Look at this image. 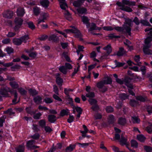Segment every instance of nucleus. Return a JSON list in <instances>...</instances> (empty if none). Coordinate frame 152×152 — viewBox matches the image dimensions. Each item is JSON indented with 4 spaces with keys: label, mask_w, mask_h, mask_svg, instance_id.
Returning <instances> with one entry per match:
<instances>
[{
    "label": "nucleus",
    "mask_w": 152,
    "mask_h": 152,
    "mask_svg": "<svg viewBox=\"0 0 152 152\" xmlns=\"http://www.w3.org/2000/svg\"><path fill=\"white\" fill-rule=\"evenodd\" d=\"M85 0H77L74 1L73 3V5L75 7H79L82 3H84Z\"/></svg>",
    "instance_id": "obj_14"
},
{
    "label": "nucleus",
    "mask_w": 152,
    "mask_h": 152,
    "mask_svg": "<svg viewBox=\"0 0 152 152\" xmlns=\"http://www.w3.org/2000/svg\"><path fill=\"white\" fill-rule=\"evenodd\" d=\"M59 70L64 75L66 74L67 73V70L64 66H62L60 67Z\"/></svg>",
    "instance_id": "obj_31"
},
{
    "label": "nucleus",
    "mask_w": 152,
    "mask_h": 152,
    "mask_svg": "<svg viewBox=\"0 0 152 152\" xmlns=\"http://www.w3.org/2000/svg\"><path fill=\"white\" fill-rule=\"evenodd\" d=\"M132 79L129 77H125L124 80V83L128 88L130 89H133V86L131 83Z\"/></svg>",
    "instance_id": "obj_6"
},
{
    "label": "nucleus",
    "mask_w": 152,
    "mask_h": 152,
    "mask_svg": "<svg viewBox=\"0 0 152 152\" xmlns=\"http://www.w3.org/2000/svg\"><path fill=\"white\" fill-rule=\"evenodd\" d=\"M104 84H110L112 83V80L110 77H107L106 79L102 80Z\"/></svg>",
    "instance_id": "obj_36"
},
{
    "label": "nucleus",
    "mask_w": 152,
    "mask_h": 152,
    "mask_svg": "<svg viewBox=\"0 0 152 152\" xmlns=\"http://www.w3.org/2000/svg\"><path fill=\"white\" fill-rule=\"evenodd\" d=\"M67 33H72L75 34V37L79 38L80 40H83L82 35L80 31L75 27H73L72 28L66 29L64 30Z\"/></svg>",
    "instance_id": "obj_3"
},
{
    "label": "nucleus",
    "mask_w": 152,
    "mask_h": 152,
    "mask_svg": "<svg viewBox=\"0 0 152 152\" xmlns=\"http://www.w3.org/2000/svg\"><path fill=\"white\" fill-rule=\"evenodd\" d=\"M115 121V119L113 115H110L108 116V121L109 124H113L114 123Z\"/></svg>",
    "instance_id": "obj_20"
},
{
    "label": "nucleus",
    "mask_w": 152,
    "mask_h": 152,
    "mask_svg": "<svg viewBox=\"0 0 152 152\" xmlns=\"http://www.w3.org/2000/svg\"><path fill=\"white\" fill-rule=\"evenodd\" d=\"M106 110L108 113H111L114 111L113 108L111 106L107 107L106 108Z\"/></svg>",
    "instance_id": "obj_54"
},
{
    "label": "nucleus",
    "mask_w": 152,
    "mask_h": 152,
    "mask_svg": "<svg viewBox=\"0 0 152 152\" xmlns=\"http://www.w3.org/2000/svg\"><path fill=\"white\" fill-rule=\"evenodd\" d=\"M75 118L73 115H70L69 118L67 120V121L69 123H71L74 120Z\"/></svg>",
    "instance_id": "obj_63"
},
{
    "label": "nucleus",
    "mask_w": 152,
    "mask_h": 152,
    "mask_svg": "<svg viewBox=\"0 0 152 152\" xmlns=\"http://www.w3.org/2000/svg\"><path fill=\"white\" fill-rule=\"evenodd\" d=\"M34 142L35 141L34 140H29L26 143V146L30 148H33V144Z\"/></svg>",
    "instance_id": "obj_29"
},
{
    "label": "nucleus",
    "mask_w": 152,
    "mask_h": 152,
    "mask_svg": "<svg viewBox=\"0 0 152 152\" xmlns=\"http://www.w3.org/2000/svg\"><path fill=\"white\" fill-rule=\"evenodd\" d=\"M25 110L29 114L31 115H34L35 113V112L32 110L31 107H26Z\"/></svg>",
    "instance_id": "obj_33"
},
{
    "label": "nucleus",
    "mask_w": 152,
    "mask_h": 152,
    "mask_svg": "<svg viewBox=\"0 0 152 152\" xmlns=\"http://www.w3.org/2000/svg\"><path fill=\"white\" fill-rule=\"evenodd\" d=\"M33 13L36 16H38L40 12V9L37 7H34L33 9Z\"/></svg>",
    "instance_id": "obj_23"
},
{
    "label": "nucleus",
    "mask_w": 152,
    "mask_h": 152,
    "mask_svg": "<svg viewBox=\"0 0 152 152\" xmlns=\"http://www.w3.org/2000/svg\"><path fill=\"white\" fill-rule=\"evenodd\" d=\"M131 28L129 26L126 24H124L123 25V34H128L129 35L131 36Z\"/></svg>",
    "instance_id": "obj_7"
},
{
    "label": "nucleus",
    "mask_w": 152,
    "mask_h": 152,
    "mask_svg": "<svg viewBox=\"0 0 152 152\" xmlns=\"http://www.w3.org/2000/svg\"><path fill=\"white\" fill-rule=\"evenodd\" d=\"M137 139L141 142H144L145 140V137L142 135L140 134L137 136Z\"/></svg>",
    "instance_id": "obj_37"
},
{
    "label": "nucleus",
    "mask_w": 152,
    "mask_h": 152,
    "mask_svg": "<svg viewBox=\"0 0 152 152\" xmlns=\"http://www.w3.org/2000/svg\"><path fill=\"white\" fill-rule=\"evenodd\" d=\"M13 42L15 45H20L22 42L21 39V37L20 38H15L14 39Z\"/></svg>",
    "instance_id": "obj_28"
},
{
    "label": "nucleus",
    "mask_w": 152,
    "mask_h": 152,
    "mask_svg": "<svg viewBox=\"0 0 152 152\" xmlns=\"http://www.w3.org/2000/svg\"><path fill=\"white\" fill-rule=\"evenodd\" d=\"M56 82L57 84L59 86H61L63 82V79L59 77H56Z\"/></svg>",
    "instance_id": "obj_40"
},
{
    "label": "nucleus",
    "mask_w": 152,
    "mask_h": 152,
    "mask_svg": "<svg viewBox=\"0 0 152 152\" xmlns=\"http://www.w3.org/2000/svg\"><path fill=\"white\" fill-rule=\"evenodd\" d=\"M19 92L21 95H24L26 94L27 91H26L22 88H18Z\"/></svg>",
    "instance_id": "obj_42"
},
{
    "label": "nucleus",
    "mask_w": 152,
    "mask_h": 152,
    "mask_svg": "<svg viewBox=\"0 0 152 152\" xmlns=\"http://www.w3.org/2000/svg\"><path fill=\"white\" fill-rule=\"evenodd\" d=\"M25 146L24 145H20L16 148V152H24Z\"/></svg>",
    "instance_id": "obj_26"
},
{
    "label": "nucleus",
    "mask_w": 152,
    "mask_h": 152,
    "mask_svg": "<svg viewBox=\"0 0 152 152\" xmlns=\"http://www.w3.org/2000/svg\"><path fill=\"white\" fill-rule=\"evenodd\" d=\"M86 96L88 98H93L95 96V94L94 92H88L86 94Z\"/></svg>",
    "instance_id": "obj_49"
},
{
    "label": "nucleus",
    "mask_w": 152,
    "mask_h": 152,
    "mask_svg": "<svg viewBox=\"0 0 152 152\" xmlns=\"http://www.w3.org/2000/svg\"><path fill=\"white\" fill-rule=\"evenodd\" d=\"M116 4L120 7V9L121 10L128 12H132V9L130 7L126 6L125 5L129 6H134L135 5V1L129 0H122V2H117Z\"/></svg>",
    "instance_id": "obj_1"
},
{
    "label": "nucleus",
    "mask_w": 152,
    "mask_h": 152,
    "mask_svg": "<svg viewBox=\"0 0 152 152\" xmlns=\"http://www.w3.org/2000/svg\"><path fill=\"white\" fill-rule=\"evenodd\" d=\"M131 146L135 148H137L138 147V143L135 140H132L131 142Z\"/></svg>",
    "instance_id": "obj_43"
},
{
    "label": "nucleus",
    "mask_w": 152,
    "mask_h": 152,
    "mask_svg": "<svg viewBox=\"0 0 152 152\" xmlns=\"http://www.w3.org/2000/svg\"><path fill=\"white\" fill-rule=\"evenodd\" d=\"M118 122L119 124L124 125L126 123V120L125 118L121 117L119 118Z\"/></svg>",
    "instance_id": "obj_30"
},
{
    "label": "nucleus",
    "mask_w": 152,
    "mask_h": 152,
    "mask_svg": "<svg viewBox=\"0 0 152 152\" xmlns=\"http://www.w3.org/2000/svg\"><path fill=\"white\" fill-rule=\"evenodd\" d=\"M101 29V28L100 27H97L96 25L94 23H92L91 24V27L89 29V31H92L93 30H98L99 31Z\"/></svg>",
    "instance_id": "obj_13"
},
{
    "label": "nucleus",
    "mask_w": 152,
    "mask_h": 152,
    "mask_svg": "<svg viewBox=\"0 0 152 152\" xmlns=\"http://www.w3.org/2000/svg\"><path fill=\"white\" fill-rule=\"evenodd\" d=\"M20 67V65L17 64L11 66V69L12 71H15L16 69H19Z\"/></svg>",
    "instance_id": "obj_48"
},
{
    "label": "nucleus",
    "mask_w": 152,
    "mask_h": 152,
    "mask_svg": "<svg viewBox=\"0 0 152 152\" xmlns=\"http://www.w3.org/2000/svg\"><path fill=\"white\" fill-rule=\"evenodd\" d=\"M14 22L15 24L14 29L15 31H17L20 28L22 25L23 20L21 18L16 17L14 20Z\"/></svg>",
    "instance_id": "obj_4"
},
{
    "label": "nucleus",
    "mask_w": 152,
    "mask_h": 152,
    "mask_svg": "<svg viewBox=\"0 0 152 152\" xmlns=\"http://www.w3.org/2000/svg\"><path fill=\"white\" fill-rule=\"evenodd\" d=\"M140 23L144 26H151V25L146 20H140Z\"/></svg>",
    "instance_id": "obj_58"
},
{
    "label": "nucleus",
    "mask_w": 152,
    "mask_h": 152,
    "mask_svg": "<svg viewBox=\"0 0 152 152\" xmlns=\"http://www.w3.org/2000/svg\"><path fill=\"white\" fill-rule=\"evenodd\" d=\"M34 118L35 119H39L42 114L40 113H38L36 114H34Z\"/></svg>",
    "instance_id": "obj_61"
},
{
    "label": "nucleus",
    "mask_w": 152,
    "mask_h": 152,
    "mask_svg": "<svg viewBox=\"0 0 152 152\" xmlns=\"http://www.w3.org/2000/svg\"><path fill=\"white\" fill-rule=\"evenodd\" d=\"M120 142L122 145H126V147L128 148V145H129V143L127 142V139L123 136V134L121 136Z\"/></svg>",
    "instance_id": "obj_11"
},
{
    "label": "nucleus",
    "mask_w": 152,
    "mask_h": 152,
    "mask_svg": "<svg viewBox=\"0 0 152 152\" xmlns=\"http://www.w3.org/2000/svg\"><path fill=\"white\" fill-rule=\"evenodd\" d=\"M131 120L134 124H139L140 121V120L138 117L135 116L132 117Z\"/></svg>",
    "instance_id": "obj_21"
},
{
    "label": "nucleus",
    "mask_w": 152,
    "mask_h": 152,
    "mask_svg": "<svg viewBox=\"0 0 152 152\" xmlns=\"http://www.w3.org/2000/svg\"><path fill=\"white\" fill-rule=\"evenodd\" d=\"M44 101L45 103L48 104L50 103L53 102V100L52 99L48 97L44 99Z\"/></svg>",
    "instance_id": "obj_59"
},
{
    "label": "nucleus",
    "mask_w": 152,
    "mask_h": 152,
    "mask_svg": "<svg viewBox=\"0 0 152 152\" xmlns=\"http://www.w3.org/2000/svg\"><path fill=\"white\" fill-rule=\"evenodd\" d=\"M58 39V37L55 34H52L49 36L48 38V40L50 41L55 42Z\"/></svg>",
    "instance_id": "obj_32"
},
{
    "label": "nucleus",
    "mask_w": 152,
    "mask_h": 152,
    "mask_svg": "<svg viewBox=\"0 0 152 152\" xmlns=\"http://www.w3.org/2000/svg\"><path fill=\"white\" fill-rule=\"evenodd\" d=\"M41 16H42V19H39L38 20V23L37 25V26L40 24L41 22H45V20H46L47 18L48 17V15L47 13H43L41 15Z\"/></svg>",
    "instance_id": "obj_9"
},
{
    "label": "nucleus",
    "mask_w": 152,
    "mask_h": 152,
    "mask_svg": "<svg viewBox=\"0 0 152 152\" xmlns=\"http://www.w3.org/2000/svg\"><path fill=\"white\" fill-rule=\"evenodd\" d=\"M136 98L137 100L142 102L147 100V98L146 97H143L141 96H136Z\"/></svg>",
    "instance_id": "obj_25"
},
{
    "label": "nucleus",
    "mask_w": 152,
    "mask_h": 152,
    "mask_svg": "<svg viewBox=\"0 0 152 152\" xmlns=\"http://www.w3.org/2000/svg\"><path fill=\"white\" fill-rule=\"evenodd\" d=\"M65 17L66 18L69 20L70 21L72 20L71 15L68 11H66L64 13Z\"/></svg>",
    "instance_id": "obj_38"
},
{
    "label": "nucleus",
    "mask_w": 152,
    "mask_h": 152,
    "mask_svg": "<svg viewBox=\"0 0 152 152\" xmlns=\"http://www.w3.org/2000/svg\"><path fill=\"white\" fill-rule=\"evenodd\" d=\"M81 19L83 23L86 24L87 28H89V19L86 16H83L81 17Z\"/></svg>",
    "instance_id": "obj_18"
},
{
    "label": "nucleus",
    "mask_w": 152,
    "mask_h": 152,
    "mask_svg": "<svg viewBox=\"0 0 152 152\" xmlns=\"http://www.w3.org/2000/svg\"><path fill=\"white\" fill-rule=\"evenodd\" d=\"M48 121L51 123H54L56 120V117L53 115H50L48 116Z\"/></svg>",
    "instance_id": "obj_15"
},
{
    "label": "nucleus",
    "mask_w": 152,
    "mask_h": 152,
    "mask_svg": "<svg viewBox=\"0 0 152 152\" xmlns=\"http://www.w3.org/2000/svg\"><path fill=\"white\" fill-rule=\"evenodd\" d=\"M5 49L7 53L9 54L12 53L14 51L13 49L11 47H7Z\"/></svg>",
    "instance_id": "obj_46"
},
{
    "label": "nucleus",
    "mask_w": 152,
    "mask_h": 152,
    "mask_svg": "<svg viewBox=\"0 0 152 152\" xmlns=\"http://www.w3.org/2000/svg\"><path fill=\"white\" fill-rule=\"evenodd\" d=\"M144 149L146 152H151L152 151V148L148 146H144Z\"/></svg>",
    "instance_id": "obj_62"
},
{
    "label": "nucleus",
    "mask_w": 152,
    "mask_h": 152,
    "mask_svg": "<svg viewBox=\"0 0 152 152\" xmlns=\"http://www.w3.org/2000/svg\"><path fill=\"white\" fill-rule=\"evenodd\" d=\"M140 57L139 56L137 55L135 56L134 57V60L137 63L136 65L139 66H140L141 64V63L140 62Z\"/></svg>",
    "instance_id": "obj_44"
},
{
    "label": "nucleus",
    "mask_w": 152,
    "mask_h": 152,
    "mask_svg": "<svg viewBox=\"0 0 152 152\" xmlns=\"http://www.w3.org/2000/svg\"><path fill=\"white\" fill-rule=\"evenodd\" d=\"M13 15V12L10 10H7L4 11L3 13L4 17L9 19H10L12 17Z\"/></svg>",
    "instance_id": "obj_8"
},
{
    "label": "nucleus",
    "mask_w": 152,
    "mask_h": 152,
    "mask_svg": "<svg viewBox=\"0 0 152 152\" xmlns=\"http://www.w3.org/2000/svg\"><path fill=\"white\" fill-rule=\"evenodd\" d=\"M104 85L103 82L102 80L97 83V87L98 88L101 89L103 88Z\"/></svg>",
    "instance_id": "obj_52"
},
{
    "label": "nucleus",
    "mask_w": 152,
    "mask_h": 152,
    "mask_svg": "<svg viewBox=\"0 0 152 152\" xmlns=\"http://www.w3.org/2000/svg\"><path fill=\"white\" fill-rule=\"evenodd\" d=\"M69 113V110L67 109L62 110L60 113V115L61 116L67 115Z\"/></svg>",
    "instance_id": "obj_22"
},
{
    "label": "nucleus",
    "mask_w": 152,
    "mask_h": 152,
    "mask_svg": "<svg viewBox=\"0 0 152 152\" xmlns=\"http://www.w3.org/2000/svg\"><path fill=\"white\" fill-rule=\"evenodd\" d=\"M40 4L43 7L47 8L49 6L50 2L48 0H42L40 1Z\"/></svg>",
    "instance_id": "obj_12"
},
{
    "label": "nucleus",
    "mask_w": 152,
    "mask_h": 152,
    "mask_svg": "<svg viewBox=\"0 0 152 152\" xmlns=\"http://www.w3.org/2000/svg\"><path fill=\"white\" fill-rule=\"evenodd\" d=\"M74 148V147L73 146L70 145L69 146L66 148V151L67 152L72 151L73 150Z\"/></svg>",
    "instance_id": "obj_60"
},
{
    "label": "nucleus",
    "mask_w": 152,
    "mask_h": 152,
    "mask_svg": "<svg viewBox=\"0 0 152 152\" xmlns=\"http://www.w3.org/2000/svg\"><path fill=\"white\" fill-rule=\"evenodd\" d=\"M149 36L145 40V45H144L143 51L144 53L146 55H152V50L149 49L151 46L150 43L152 41V31H150L148 34Z\"/></svg>",
    "instance_id": "obj_2"
},
{
    "label": "nucleus",
    "mask_w": 152,
    "mask_h": 152,
    "mask_svg": "<svg viewBox=\"0 0 152 152\" xmlns=\"http://www.w3.org/2000/svg\"><path fill=\"white\" fill-rule=\"evenodd\" d=\"M25 13L24 10L23 8L19 7L17 9V14L18 16L22 17L23 16Z\"/></svg>",
    "instance_id": "obj_10"
},
{
    "label": "nucleus",
    "mask_w": 152,
    "mask_h": 152,
    "mask_svg": "<svg viewBox=\"0 0 152 152\" xmlns=\"http://www.w3.org/2000/svg\"><path fill=\"white\" fill-rule=\"evenodd\" d=\"M4 113L5 114H8L10 115L14 114V113L12 111V110L11 108L9 109L7 111H4Z\"/></svg>",
    "instance_id": "obj_56"
},
{
    "label": "nucleus",
    "mask_w": 152,
    "mask_h": 152,
    "mask_svg": "<svg viewBox=\"0 0 152 152\" xmlns=\"http://www.w3.org/2000/svg\"><path fill=\"white\" fill-rule=\"evenodd\" d=\"M29 38L28 35H25L21 37V39L22 40V42H23L26 43Z\"/></svg>",
    "instance_id": "obj_45"
},
{
    "label": "nucleus",
    "mask_w": 152,
    "mask_h": 152,
    "mask_svg": "<svg viewBox=\"0 0 152 152\" xmlns=\"http://www.w3.org/2000/svg\"><path fill=\"white\" fill-rule=\"evenodd\" d=\"M30 94L33 96L36 95L38 94V92L35 89H30L29 90Z\"/></svg>",
    "instance_id": "obj_41"
},
{
    "label": "nucleus",
    "mask_w": 152,
    "mask_h": 152,
    "mask_svg": "<svg viewBox=\"0 0 152 152\" xmlns=\"http://www.w3.org/2000/svg\"><path fill=\"white\" fill-rule=\"evenodd\" d=\"M103 49L106 51L108 55L110 54L112 51L111 47L110 44L104 47L103 48Z\"/></svg>",
    "instance_id": "obj_17"
},
{
    "label": "nucleus",
    "mask_w": 152,
    "mask_h": 152,
    "mask_svg": "<svg viewBox=\"0 0 152 152\" xmlns=\"http://www.w3.org/2000/svg\"><path fill=\"white\" fill-rule=\"evenodd\" d=\"M78 13L80 14H85L86 13L87 9L84 7H81L77 9Z\"/></svg>",
    "instance_id": "obj_27"
},
{
    "label": "nucleus",
    "mask_w": 152,
    "mask_h": 152,
    "mask_svg": "<svg viewBox=\"0 0 152 152\" xmlns=\"http://www.w3.org/2000/svg\"><path fill=\"white\" fill-rule=\"evenodd\" d=\"M129 104L132 106L133 107H136L138 105V102L134 99H131Z\"/></svg>",
    "instance_id": "obj_35"
},
{
    "label": "nucleus",
    "mask_w": 152,
    "mask_h": 152,
    "mask_svg": "<svg viewBox=\"0 0 152 152\" xmlns=\"http://www.w3.org/2000/svg\"><path fill=\"white\" fill-rule=\"evenodd\" d=\"M126 52L122 47L120 48L118 52L116 55L118 56H122L126 54Z\"/></svg>",
    "instance_id": "obj_16"
},
{
    "label": "nucleus",
    "mask_w": 152,
    "mask_h": 152,
    "mask_svg": "<svg viewBox=\"0 0 152 152\" xmlns=\"http://www.w3.org/2000/svg\"><path fill=\"white\" fill-rule=\"evenodd\" d=\"M14 98L12 100V102L13 104H16L18 102L20 101V100L19 99L17 102H16L17 99L18 98V94L16 91H14Z\"/></svg>",
    "instance_id": "obj_39"
},
{
    "label": "nucleus",
    "mask_w": 152,
    "mask_h": 152,
    "mask_svg": "<svg viewBox=\"0 0 152 152\" xmlns=\"http://www.w3.org/2000/svg\"><path fill=\"white\" fill-rule=\"evenodd\" d=\"M114 62L116 65L115 67L122 66H124L125 64L124 63L118 62L116 60H115Z\"/></svg>",
    "instance_id": "obj_53"
},
{
    "label": "nucleus",
    "mask_w": 152,
    "mask_h": 152,
    "mask_svg": "<svg viewBox=\"0 0 152 152\" xmlns=\"http://www.w3.org/2000/svg\"><path fill=\"white\" fill-rule=\"evenodd\" d=\"M39 125L42 128L44 127L45 126L46 122L45 120L42 119L40 120L39 122Z\"/></svg>",
    "instance_id": "obj_50"
},
{
    "label": "nucleus",
    "mask_w": 152,
    "mask_h": 152,
    "mask_svg": "<svg viewBox=\"0 0 152 152\" xmlns=\"http://www.w3.org/2000/svg\"><path fill=\"white\" fill-rule=\"evenodd\" d=\"M114 29L117 31L121 32L123 33V27L116 26L114 27Z\"/></svg>",
    "instance_id": "obj_64"
},
{
    "label": "nucleus",
    "mask_w": 152,
    "mask_h": 152,
    "mask_svg": "<svg viewBox=\"0 0 152 152\" xmlns=\"http://www.w3.org/2000/svg\"><path fill=\"white\" fill-rule=\"evenodd\" d=\"M88 101L89 103L92 106L96 104L97 103L96 100L94 99H89Z\"/></svg>",
    "instance_id": "obj_47"
},
{
    "label": "nucleus",
    "mask_w": 152,
    "mask_h": 152,
    "mask_svg": "<svg viewBox=\"0 0 152 152\" xmlns=\"http://www.w3.org/2000/svg\"><path fill=\"white\" fill-rule=\"evenodd\" d=\"M12 92V91L10 88L7 86L0 89V94L4 96H8V92Z\"/></svg>",
    "instance_id": "obj_5"
},
{
    "label": "nucleus",
    "mask_w": 152,
    "mask_h": 152,
    "mask_svg": "<svg viewBox=\"0 0 152 152\" xmlns=\"http://www.w3.org/2000/svg\"><path fill=\"white\" fill-rule=\"evenodd\" d=\"M129 95L125 93L121 94L119 95V98L122 100H124L128 98Z\"/></svg>",
    "instance_id": "obj_34"
},
{
    "label": "nucleus",
    "mask_w": 152,
    "mask_h": 152,
    "mask_svg": "<svg viewBox=\"0 0 152 152\" xmlns=\"http://www.w3.org/2000/svg\"><path fill=\"white\" fill-rule=\"evenodd\" d=\"M108 37L110 39H112L113 38H120L119 36H115L114 34H109Z\"/></svg>",
    "instance_id": "obj_57"
},
{
    "label": "nucleus",
    "mask_w": 152,
    "mask_h": 152,
    "mask_svg": "<svg viewBox=\"0 0 152 152\" xmlns=\"http://www.w3.org/2000/svg\"><path fill=\"white\" fill-rule=\"evenodd\" d=\"M27 24L28 27L31 29L34 30L35 28V26L32 22H28Z\"/></svg>",
    "instance_id": "obj_51"
},
{
    "label": "nucleus",
    "mask_w": 152,
    "mask_h": 152,
    "mask_svg": "<svg viewBox=\"0 0 152 152\" xmlns=\"http://www.w3.org/2000/svg\"><path fill=\"white\" fill-rule=\"evenodd\" d=\"M11 87L14 89L18 88L19 87V84L15 81H11L9 83Z\"/></svg>",
    "instance_id": "obj_19"
},
{
    "label": "nucleus",
    "mask_w": 152,
    "mask_h": 152,
    "mask_svg": "<svg viewBox=\"0 0 152 152\" xmlns=\"http://www.w3.org/2000/svg\"><path fill=\"white\" fill-rule=\"evenodd\" d=\"M42 98L39 96H38L34 98L33 100L34 102L37 104L40 103L42 102Z\"/></svg>",
    "instance_id": "obj_24"
},
{
    "label": "nucleus",
    "mask_w": 152,
    "mask_h": 152,
    "mask_svg": "<svg viewBox=\"0 0 152 152\" xmlns=\"http://www.w3.org/2000/svg\"><path fill=\"white\" fill-rule=\"evenodd\" d=\"M91 144V143H78V144L79 145H81V147L82 148H86L87 147H88L89 145Z\"/></svg>",
    "instance_id": "obj_55"
}]
</instances>
